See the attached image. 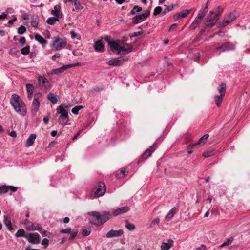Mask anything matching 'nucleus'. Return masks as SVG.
<instances>
[{"label": "nucleus", "instance_id": "f257e3e1", "mask_svg": "<svg viewBox=\"0 0 250 250\" xmlns=\"http://www.w3.org/2000/svg\"><path fill=\"white\" fill-rule=\"evenodd\" d=\"M105 39L112 52L115 54L119 55L121 51L128 53L132 50V46L131 44L124 43L120 40L116 41L111 40L109 36H106Z\"/></svg>", "mask_w": 250, "mask_h": 250}, {"label": "nucleus", "instance_id": "f03ea898", "mask_svg": "<svg viewBox=\"0 0 250 250\" xmlns=\"http://www.w3.org/2000/svg\"><path fill=\"white\" fill-rule=\"evenodd\" d=\"M88 214L96 218L97 220L95 221H90L91 224L96 225L103 224L113 216L112 212L106 211L102 212L101 214L96 211L89 212Z\"/></svg>", "mask_w": 250, "mask_h": 250}, {"label": "nucleus", "instance_id": "7ed1b4c3", "mask_svg": "<svg viewBox=\"0 0 250 250\" xmlns=\"http://www.w3.org/2000/svg\"><path fill=\"white\" fill-rule=\"evenodd\" d=\"M10 103L14 107L15 110L20 115L25 116L26 114L25 104L20 97L16 95H12Z\"/></svg>", "mask_w": 250, "mask_h": 250}, {"label": "nucleus", "instance_id": "20e7f679", "mask_svg": "<svg viewBox=\"0 0 250 250\" xmlns=\"http://www.w3.org/2000/svg\"><path fill=\"white\" fill-rule=\"evenodd\" d=\"M64 107L68 108V106L67 105L64 106V105L61 104L57 108L58 113L60 114L58 119L59 123L63 125H65L69 120L68 112Z\"/></svg>", "mask_w": 250, "mask_h": 250}, {"label": "nucleus", "instance_id": "39448f33", "mask_svg": "<svg viewBox=\"0 0 250 250\" xmlns=\"http://www.w3.org/2000/svg\"><path fill=\"white\" fill-rule=\"evenodd\" d=\"M106 186L104 183L99 182L92 189V195L95 198L103 196L106 192Z\"/></svg>", "mask_w": 250, "mask_h": 250}, {"label": "nucleus", "instance_id": "423d86ee", "mask_svg": "<svg viewBox=\"0 0 250 250\" xmlns=\"http://www.w3.org/2000/svg\"><path fill=\"white\" fill-rule=\"evenodd\" d=\"M219 18V14H215L213 11H210L207 15L205 21V25L209 28H212L216 23Z\"/></svg>", "mask_w": 250, "mask_h": 250}, {"label": "nucleus", "instance_id": "0eeeda50", "mask_svg": "<svg viewBox=\"0 0 250 250\" xmlns=\"http://www.w3.org/2000/svg\"><path fill=\"white\" fill-rule=\"evenodd\" d=\"M53 47L56 51H59L64 48L67 44L65 39L59 37H54L53 38Z\"/></svg>", "mask_w": 250, "mask_h": 250}, {"label": "nucleus", "instance_id": "6e6552de", "mask_svg": "<svg viewBox=\"0 0 250 250\" xmlns=\"http://www.w3.org/2000/svg\"><path fill=\"white\" fill-rule=\"evenodd\" d=\"M129 57H121L109 60L107 64L113 66H119L122 65L124 62L127 61Z\"/></svg>", "mask_w": 250, "mask_h": 250}, {"label": "nucleus", "instance_id": "1a4fd4ad", "mask_svg": "<svg viewBox=\"0 0 250 250\" xmlns=\"http://www.w3.org/2000/svg\"><path fill=\"white\" fill-rule=\"evenodd\" d=\"M156 147V144H154L148 149H147L141 155V157L138 159V163H140L143 162L144 160L147 159L149 157L152 153L155 150Z\"/></svg>", "mask_w": 250, "mask_h": 250}, {"label": "nucleus", "instance_id": "9d476101", "mask_svg": "<svg viewBox=\"0 0 250 250\" xmlns=\"http://www.w3.org/2000/svg\"><path fill=\"white\" fill-rule=\"evenodd\" d=\"M236 19V16L232 13H229L224 19V20L219 23L220 27H225L227 25L230 24L232 21Z\"/></svg>", "mask_w": 250, "mask_h": 250}, {"label": "nucleus", "instance_id": "9b49d317", "mask_svg": "<svg viewBox=\"0 0 250 250\" xmlns=\"http://www.w3.org/2000/svg\"><path fill=\"white\" fill-rule=\"evenodd\" d=\"M150 12L149 10H146L142 14H139L136 15L132 19V22L134 24H138L141 21H144L150 15Z\"/></svg>", "mask_w": 250, "mask_h": 250}, {"label": "nucleus", "instance_id": "f8f14e48", "mask_svg": "<svg viewBox=\"0 0 250 250\" xmlns=\"http://www.w3.org/2000/svg\"><path fill=\"white\" fill-rule=\"evenodd\" d=\"M26 238L29 242L32 244H39L40 242V236L37 233H27Z\"/></svg>", "mask_w": 250, "mask_h": 250}, {"label": "nucleus", "instance_id": "ddd939ff", "mask_svg": "<svg viewBox=\"0 0 250 250\" xmlns=\"http://www.w3.org/2000/svg\"><path fill=\"white\" fill-rule=\"evenodd\" d=\"M123 233L124 231L122 229H120L118 230L111 229L107 233L106 237L108 238H110L114 237H119L121 236L123 234Z\"/></svg>", "mask_w": 250, "mask_h": 250}, {"label": "nucleus", "instance_id": "4468645a", "mask_svg": "<svg viewBox=\"0 0 250 250\" xmlns=\"http://www.w3.org/2000/svg\"><path fill=\"white\" fill-rule=\"evenodd\" d=\"M39 107L40 102L39 101L38 98L36 96V95H35V97L31 105L32 112H34V114H35L38 111Z\"/></svg>", "mask_w": 250, "mask_h": 250}, {"label": "nucleus", "instance_id": "2eb2a0df", "mask_svg": "<svg viewBox=\"0 0 250 250\" xmlns=\"http://www.w3.org/2000/svg\"><path fill=\"white\" fill-rule=\"evenodd\" d=\"M129 207L128 206H125L118 208L115 210L112 213L113 215L114 216H118L123 213H125L129 210Z\"/></svg>", "mask_w": 250, "mask_h": 250}, {"label": "nucleus", "instance_id": "dca6fc26", "mask_svg": "<svg viewBox=\"0 0 250 250\" xmlns=\"http://www.w3.org/2000/svg\"><path fill=\"white\" fill-rule=\"evenodd\" d=\"M232 48V45L229 42H226L222 44L221 46H217L216 49L217 50H221L222 52H224L227 50L231 49Z\"/></svg>", "mask_w": 250, "mask_h": 250}, {"label": "nucleus", "instance_id": "f3484780", "mask_svg": "<svg viewBox=\"0 0 250 250\" xmlns=\"http://www.w3.org/2000/svg\"><path fill=\"white\" fill-rule=\"evenodd\" d=\"M177 211V209L174 207L168 212L165 218V220L167 222L169 221L174 216Z\"/></svg>", "mask_w": 250, "mask_h": 250}, {"label": "nucleus", "instance_id": "a211bd4d", "mask_svg": "<svg viewBox=\"0 0 250 250\" xmlns=\"http://www.w3.org/2000/svg\"><path fill=\"white\" fill-rule=\"evenodd\" d=\"M173 245V241L169 239L167 243L163 242L162 243L161 248L162 250H168Z\"/></svg>", "mask_w": 250, "mask_h": 250}, {"label": "nucleus", "instance_id": "6ab92c4d", "mask_svg": "<svg viewBox=\"0 0 250 250\" xmlns=\"http://www.w3.org/2000/svg\"><path fill=\"white\" fill-rule=\"evenodd\" d=\"M60 9H61V7L59 5H55L54 7V9L52 10L51 12V14L57 18H61V17L62 16V14L60 13Z\"/></svg>", "mask_w": 250, "mask_h": 250}, {"label": "nucleus", "instance_id": "aec40b11", "mask_svg": "<svg viewBox=\"0 0 250 250\" xmlns=\"http://www.w3.org/2000/svg\"><path fill=\"white\" fill-rule=\"evenodd\" d=\"M104 45L103 43L102 40H99L95 42L94 45V49L96 51L102 52L104 50Z\"/></svg>", "mask_w": 250, "mask_h": 250}, {"label": "nucleus", "instance_id": "412c9836", "mask_svg": "<svg viewBox=\"0 0 250 250\" xmlns=\"http://www.w3.org/2000/svg\"><path fill=\"white\" fill-rule=\"evenodd\" d=\"M36 138V135L35 134H31L26 140L25 146L28 147L32 146L34 144Z\"/></svg>", "mask_w": 250, "mask_h": 250}, {"label": "nucleus", "instance_id": "4be33fe9", "mask_svg": "<svg viewBox=\"0 0 250 250\" xmlns=\"http://www.w3.org/2000/svg\"><path fill=\"white\" fill-rule=\"evenodd\" d=\"M208 11V6L206 5L205 7L201 10L198 13L197 16L196 17V19L198 20H200L201 21L203 18V17L205 16L206 14L207 13Z\"/></svg>", "mask_w": 250, "mask_h": 250}, {"label": "nucleus", "instance_id": "5701e85b", "mask_svg": "<svg viewBox=\"0 0 250 250\" xmlns=\"http://www.w3.org/2000/svg\"><path fill=\"white\" fill-rule=\"evenodd\" d=\"M69 66V65H63V66L61 67L60 68H57L55 69H53L51 71V74H58L60 73H62L64 70L68 69V67Z\"/></svg>", "mask_w": 250, "mask_h": 250}, {"label": "nucleus", "instance_id": "b1692460", "mask_svg": "<svg viewBox=\"0 0 250 250\" xmlns=\"http://www.w3.org/2000/svg\"><path fill=\"white\" fill-rule=\"evenodd\" d=\"M35 39L40 42L42 46L46 45L47 42L45 40L41 35L39 34H36L35 35Z\"/></svg>", "mask_w": 250, "mask_h": 250}, {"label": "nucleus", "instance_id": "393cba45", "mask_svg": "<svg viewBox=\"0 0 250 250\" xmlns=\"http://www.w3.org/2000/svg\"><path fill=\"white\" fill-rule=\"evenodd\" d=\"M42 229V226L39 224H34L31 223L29 226L28 229L30 230H39L40 231Z\"/></svg>", "mask_w": 250, "mask_h": 250}, {"label": "nucleus", "instance_id": "a878e982", "mask_svg": "<svg viewBox=\"0 0 250 250\" xmlns=\"http://www.w3.org/2000/svg\"><path fill=\"white\" fill-rule=\"evenodd\" d=\"M225 95H216L214 97V100L215 104L218 107H219L221 105L223 98Z\"/></svg>", "mask_w": 250, "mask_h": 250}, {"label": "nucleus", "instance_id": "bb28decb", "mask_svg": "<svg viewBox=\"0 0 250 250\" xmlns=\"http://www.w3.org/2000/svg\"><path fill=\"white\" fill-rule=\"evenodd\" d=\"M226 84L225 83H222L219 85L217 88V90L222 95H225L226 93Z\"/></svg>", "mask_w": 250, "mask_h": 250}, {"label": "nucleus", "instance_id": "cd10ccee", "mask_svg": "<svg viewBox=\"0 0 250 250\" xmlns=\"http://www.w3.org/2000/svg\"><path fill=\"white\" fill-rule=\"evenodd\" d=\"M201 21L200 20H198L196 18H195L194 21L189 26L190 29L194 30L201 23Z\"/></svg>", "mask_w": 250, "mask_h": 250}, {"label": "nucleus", "instance_id": "c85d7f7f", "mask_svg": "<svg viewBox=\"0 0 250 250\" xmlns=\"http://www.w3.org/2000/svg\"><path fill=\"white\" fill-rule=\"evenodd\" d=\"M4 223L9 230H12L13 229L10 218L6 216H4Z\"/></svg>", "mask_w": 250, "mask_h": 250}, {"label": "nucleus", "instance_id": "c756f323", "mask_svg": "<svg viewBox=\"0 0 250 250\" xmlns=\"http://www.w3.org/2000/svg\"><path fill=\"white\" fill-rule=\"evenodd\" d=\"M234 240V238L233 237H231L229 238H228L226 240V241L221 245L219 246V248H223L224 247L229 246L230 245L233 241Z\"/></svg>", "mask_w": 250, "mask_h": 250}, {"label": "nucleus", "instance_id": "7c9ffc66", "mask_svg": "<svg viewBox=\"0 0 250 250\" xmlns=\"http://www.w3.org/2000/svg\"><path fill=\"white\" fill-rule=\"evenodd\" d=\"M26 234L23 229H19L15 234L16 237H25L26 238Z\"/></svg>", "mask_w": 250, "mask_h": 250}, {"label": "nucleus", "instance_id": "2f4dec72", "mask_svg": "<svg viewBox=\"0 0 250 250\" xmlns=\"http://www.w3.org/2000/svg\"><path fill=\"white\" fill-rule=\"evenodd\" d=\"M39 84L40 87H43L44 84H45L48 81L44 77L40 76L39 78Z\"/></svg>", "mask_w": 250, "mask_h": 250}, {"label": "nucleus", "instance_id": "473e14b6", "mask_svg": "<svg viewBox=\"0 0 250 250\" xmlns=\"http://www.w3.org/2000/svg\"><path fill=\"white\" fill-rule=\"evenodd\" d=\"M59 18L57 17H50L47 20V23L49 25H54L56 21H59Z\"/></svg>", "mask_w": 250, "mask_h": 250}, {"label": "nucleus", "instance_id": "72a5a7b5", "mask_svg": "<svg viewBox=\"0 0 250 250\" xmlns=\"http://www.w3.org/2000/svg\"><path fill=\"white\" fill-rule=\"evenodd\" d=\"M47 98L50 100L53 104H56L57 102V99L54 95L53 94L50 93L47 96Z\"/></svg>", "mask_w": 250, "mask_h": 250}, {"label": "nucleus", "instance_id": "f704fd0d", "mask_svg": "<svg viewBox=\"0 0 250 250\" xmlns=\"http://www.w3.org/2000/svg\"><path fill=\"white\" fill-rule=\"evenodd\" d=\"M215 154V152L213 150L207 151L204 152L203 154V156L205 158H208L210 156L214 155Z\"/></svg>", "mask_w": 250, "mask_h": 250}, {"label": "nucleus", "instance_id": "c9c22d12", "mask_svg": "<svg viewBox=\"0 0 250 250\" xmlns=\"http://www.w3.org/2000/svg\"><path fill=\"white\" fill-rule=\"evenodd\" d=\"M142 8L141 7H139L137 5H135L133 9L130 11V14L132 15H134L136 12H139L142 11Z\"/></svg>", "mask_w": 250, "mask_h": 250}, {"label": "nucleus", "instance_id": "e433bc0d", "mask_svg": "<svg viewBox=\"0 0 250 250\" xmlns=\"http://www.w3.org/2000/svg\"><path fill=\"white\" fill-rule=\"evenodd\" d=\"M30 46L29 45H27L25 46V47L22 48L21 50V52L22 54L26 55H28L30 52Z\"/></svg>", "mask_w": 250, "mask_h": 250}, {"label": "nucleus", "instance_id": "4c0bfd02", "mask_svg": "<svg viewBox=\"0 0 250 250\" xmlns=\"http://www.w3.org/2000/svg\"><path fill=\"white\" fill-rule=\"evenodd\" d=\"M125 227L129 230H134L135 228V225L133 224H131L128 221L126 220L125 221Z\"/></svg>", "mask_w": 250, "mask_h": 250}, {"label": "nucleus", "instance_id": "58836bf2", "mask_svg": "<svg viewBox=\"0 0 250 250\" xmlns=\"http://www.w3.org/2000/svg\"><path fill=\"white\" fill-rule=\"evenodd\" d=\"M165 6H166V8L162 11V14L163 15H165L167 13H168L169 12L172 11L174 7V5H170V6H167L166 5H165Z\"/></svg>", "mask_w": 250, "mask_h": 250}, {"label": "nucleus", "instance_id": "ea45409f", "mask_svg": "<svg viewBox=\"0 0 250 250\" xmlns=\"http://www.w3.org/2000/svg\"><path fill=\"white\" fill-rule=\"evenodd\" d=\"M192 11V9H189V10H185L181 11L180 13V16L182 18H185L188 15L191 11Z\"/></svg>", "mask_w": 250, "mask_h": 250}, {"label": "nucleus", "instance_id": "a19ab883", "mask_svg": "<svg viewBox=\"0 0 250 250\" xmlns=\"http://www.w3.org/2000/svg\"><path fill=\"white\" fill-rule=\"evenodd\" d=\"M208 137H209L208 134H206L204 135L201 138H200L199 141L197 142V144H198L199 145L201 143H204L205 141H206L207 140V139L208 138Z\"/></svg>", "mask_w": 250, "mask_h": 250}, {"label": "nucleus", "instance_id": "79ce46f5", "mask_svg": "<svg viewBox=\"0 0 250 250\" xmlns=\"http://www.w3.org/2000/svg\"><path fill=\"white\" fill-rule=\"evenodd\" d=\"M9 191V187L7 186H2L0 187V194L6 193Z\"/></svg>", "mask_w": 250, "mask_h": 250}, {"label": "nucleus", "instance_id": "37998d69", "mask_svg": "<svg viewBox=\"0 0 250 250\" xmlns=\"http://www.w3.org/2000/svg\"><path fill=\"white\" fill-rule=\"evenodd\" d=\"M83 108V106H76L72 108V112L73 114L75 115H77L78 114V112L80 110Z\"/></svg>", "mask_w": 250, "mask_h": 250}, {"label": "nucleus", "instance_id": "c03bdc74", "mask_svg": "<svg viewBox=\"0 0 250 250\" xmlns=\"http://www.w3.org/2000/svg\"><path fill=\"white\" fill-rule=\"evenodd\" d=\"M26 27L23 25H21L19 27L18 29V33L20 35H22L26 32Z\"/></svg>", "mask_w": 250, "mask_h": 250}, {"label": "nucleus", "instance_id": "a18cd8bd", "mask_svg": "<svg viewBox=\"0 0 250 250\" xmlns=\"http://www.w3.org/2000/svg\"><path fill=\"white\" fill-rule=\"evenodd\" d=\"M162 11V7L160 6H157L154 10L153 15L155 16L159 14L160 13H161V12Z\"/></svg>", "mask_w": 250, "mask_h": 250}, {"label": "nucleus", "instance_id": "49530a36", "mask_svg": "<svg viewBox=\"0 0 250 250\" xmlns=\"http://www.w3.org/2000/svg\"><path fill=\"white\" fill-rule=\"evenodd\" d=\"M160 222V219L159 218H156L154 219L150 223L149 227L152 228L154 226L158 224Z\"/></svg>", "mask_w": 250, "mask_h": 250}, {"label": "nucleus", "instance_id": "de8ad7c7", "mask_svg": "<svg viewBox=\"0 0 250 250\" xmlns=\"http://www.w3.org/2000/svg\"><path fill=\"white\" fill-rule=\"evenodd\" d=\"M75 8L77 10L82 9L83 8V7L81 5L80 2L78 1V0H76V1L74 2Z\"/></svg>", "mask_w": 250, "mask_h": 250}, {"label": "nucleus", "instance_id": "09e8293b", "mask_svg": "<svg viewBox=\"0 0 250 250\" xmlns=\"http://www.w3.org/2000/svg\"><path fill=\"white\" fill-rule=\"evenodd\" d=\"M26 88H27V93H33L34 87L32 84H26Z\"/></svg>", "mask_w": 250, "mask_h": 250}, {"label": "nucleus", "instance_id": "8fccbe9b", "mask_svg": "<svg viewBox=\"0 0 250 250\" xmlns=\"http://www.w3.org/2000/svg\"><path fill=\"white\" fill-rule=\"evenodd\" d=\"M42 244L44 246V248H46L49 245V241L46 238H44L42 242Z\"/></svg>", "mask_w": 250, "mask_h": 250}, {"label": "nucleus", "instance_id": "3c124183", "mask_svg": "<svg viewBox=\"0 0 250 250\" xmlns=\"http://www.w3.org/2000/svg\"><path fill=\"white\" fill-rule=\"evenodd\" d=\"M60 232L62 233H70L71 232V229L67 228L65 229H61Z\"/></svg>", "mask_w": 250, "mask_h": 250}, {"label": "nucleus", "instance_id": "603ef678", "mask_svg": "<svg viewBox=\"0 0 250 250\" xmlns=\"http://www.w3.org/2000/svg\"><path fill=\"white\" fill-rule=\"evenodd\" d=\"M143 32L142 31H139L138 32H134L131 34L130 37H137L138 36L141 35L143 34Z\"/></svg>", "mask_w": 250, "mask_h": 250}, {"label": "nucleus", "instance_id": "864d4df0", "mask_svg": "<svg viewBox=\"0 0 250 250\" xmlns=\"http://www.w3.org/2000/svg\"><path fill=\"white\" fill-rule=\"evenodd\" d=\"M38 20H32V21H31V25L33 27H35V28H37V26H38Z\"/></svg>", "mask_w": 250, "mask_h": 250}, {"label": "nucleus", "instance_id": "5fc2aeb1", "mask_svg": "<svg viewBox=\"0 0 250 250\" xmlns=\"http://www.w3.org/2000/svg\"><path fill=\"white\" fill-rule=\"evenodd\" d=\"M18 52L16 48H12L9 51V54L11 55H15Z\"/></svg>", "mask_w": 250, "mask_h": 250}, {"label": "nucleus", "instance_id": "6e6d98bb", "mask_svg": "<svg viewBox=\"0 0 250 250\" xmlns=\"http://www.w3.org/2000/svg\"><path fill=\"white\" fill-rule=\"evenodd\" d=\"M19 42L21 45H24L26 43V39L24 37H21L19 40Z\"/></svg>", "mask_w": 250, "mask_h": 250}, {"label": "nucleus", "instance_id": "4d7b16f0", "mask_svg": "<svg viewBox=\"0 0 250 250\" xmlns=\"http://www.w3.org/2000/svg\"><path fill=\"white\" fill-rule=\"evenodd\" d=\"M43 87H44V89L47 91L49 90L50 89V84L49 81L47 82V83H46L45 84H44Z\"/></svg>", "mask_w": 250, "mask_h": 250}, {"label": "nucleus", "instance_id": "13d9d810", "mask_svg": "<svg viewBox=\"0 0 250 250\" xmlns=\"http://www.w3.org/2000/svg\"><path fill=\"white\" fill-rule=\"evenodd\" d=\"M78 232V230H76V231H74V232H73L71 234L70 236L69 237V240H73V239H74L75 238V237L77 236Z\"/></svg>", "mask_w": 250, "mask_h": 250}, {"label": "nucleus", "instance_id": "bf43d9fd", "mask_svg": "<svg viewBox=\"0 0 250 250\" xmlns=\"http://www.w3.org/2000/svg\"><path fill=\"white\" fill-rule=\"evenodd\" d=\"M202 39V36H201V35H198L196 37H195L193 40V43H195L197 42H199V41H200Z\"/></svg>", "mask_w": 250, "mask_h": 250}, {"label": "nucleus", "instance_id": "052dcab7", "mask_svg": "<svg viewBox=\"0 0 250 250\" xmlns=\"http://www.w3.org/2000/svg\"><path fill=\"white\" fill-rule=\"evenodd\" d=\"M90 234V231H89L87 229H84L82 232V235L83 236H88Z\"/></svg>", "mask_w": 250, "mask_h": 250}, {"label": "nucleus", "instance_id": "680f3d73", "mask_svg": "<svg viewBox=\"0 0 250 250\" xmlns=\"http://www.w3.org/2000/svg\"><path fill=\"white\" fill-rule=\"evenodd\" d=\"M128 172V171L125 168H122L120 171V173L122 174L124 176H126Z\"/></svg>", "mask_w": 250, "mask_h": 250}, {"label": "nucleus", "instance_id": "e2e57ef3", "mask_svg": "<svg viewBox=\"0 0 250 250\" xmlns=\"http://www.w3.org/2000/svg\"><path fill=\"white\" fill-rule=\"evenodd\" d=\"M70 35H71V38H72V39H75V38H77V34L75 33V32L74 31L72 30L70 31Z\"/></svg>", "mask_w": 250, "mask_h": 250}, {"label": "nucleus", "instance_id": "0e129e2a", "mask_svg": "<svg viewBox=\"0 0 250 250\" xmlns=\"http://www.w3.org/2000/svg\"><path fill=\"white\" fill-rule=\"evenodd\" d=\"M67 65H69V66L68 67V68H71L72 67L77 66H81V62H77L75 63L71 64H68Z\"/></svg>", "mask_w": 250, "mask_h": 250}, {"label": "nucleus", "instance_id": "69168bd1", "mask_svg": "<svg viewBox=\"0 0 250 250\" xmlns=\"http://www.w3.org/2000/svg\"><path fill=\"white\" fill-rule=\"evenodd\" d=\"M182 17L180 16V13L175 14L173 17V19L176 21L179 20Z\"/></svg>", "mask_w": 250, "mask_h": 250}, {"label": "nucleus", "instance_id": "338daca9", "mask_svg": "<svg viewBox=\"0 0 250 250\" xmlns=\"http://www.w3.org/2000/svg\"><path fill=\"white\" fill-rule=\"evenodd\" d=\"M177 26V24L176 23H174L172 25H171V26L170 27L169 29V32H171L172 31V30H173L174 29H175V28Z\"/></svg>", "mask_w": 250, "mask_h": 250}, {"label": "nucleus", "instance_id": "774afa93", "mask_svg": "<svg viewBox=\"0 0 250 250\" xmlns=\"http://www.w3.org/2000/svg\"><path fill=\"white\" fill-rule=\"evenodd\" d=\"M206 250V247L202 245L200 247L197 248V250Z\"/></svg>", "mask_w": 250, "mask_h": 250}]
</instances>
